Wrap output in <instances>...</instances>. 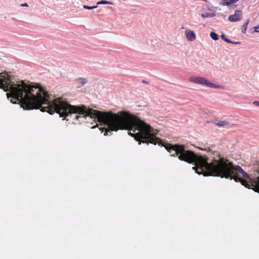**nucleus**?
I'll return each instance as SVG.
<instances>
[{
  "label": "nucleus",
  "mask_w": 259,
  "mask_h": 259,
  "mask_svg": "<svg viewBox=\"0 0 259 259\" xmlns=\"http://www.w3.org/2000/svg\"><path fill=\"white\" fill-rule=\"evenodd\" d=\"M0 88L6 92L10 91L7 94L8 98H11V102L13 103L19 101L24 109H38L50 114L56 112L63 119L72 113L78 114L75 116L77 120L90 116L107 126L106 128H102V131L105 130V136L111 131L126 130L130 135L139 142V144L142 142L160 145L161 143V140L155 137L158 132L157 130L137 116L126 111L118 113L102 112L88 109L84 105L73 106L62 98H55L39 86L27 84L23 80L16 81L14 75L6 73H0Z\"/></svg>",
  "instance_id": "nucleus-1"
},
{
  "label": "nucleus",
  "mask_w": 259,
  "mask_h": 259,
  "mask_svg": "<svg viewBox=\"0 0 259 259\" xmlns=\"http://www.w3.org/2000/svg\"><path fill=\"white\" fill-rule=\"evenodd\" d=\"M160 145L164 147L171 156H177L180 160L189 163H194L195 166L193 168L199 175L234 180L236 182H240L246 188L259 193V167H253V173L249 175L240 166L234 165L217 151L211 152L213 158L208 163L207 157L186 150L184 145L162 143L161 141Z\"/></svg>",
  "instance_id": "nucleus-2"
},
{
  "label": "nucleus",
  "mask_w": 259,
  "mask_h": 259,
  "mask_svg": "<svg viewBox=\"0 0 259 259\" xmlns=\"http://www.w3.org/2000/svg\"><path fill=\"white\" fill-rule=\"evenodd\" d=\"M189 80L190 82L199 84L202 85H205L210 88H214V89H223V86L221 85H218L214 84L211 82H210L207 79L204 77L196 76H191L189 77Z\"/></svg>",
  "instance_id": "nucleus-3"
},
{
  "label": "nucleus",
  "mask_w": 259,
  "mask_h": 259,
  "mask_svg": "<svg viewBox=\"0 0 259 259\" xmlns=\"http://www.w3.org/2000/svg\"><path fill=\"white\" fill-rule=\"evenodd\" d=\"M241 19V11L240 10H236L235 14L231 15L229 17V20L230 22H237Z\"/></svg>",
  "instance_id": "nucleus-4"
},
{
  "label": "nucleus",
  "mask_w": 259,
  "mask_h": 259,
  "mask_svg": "<svg viewBox=\"0 0 259 259\" xmlns=\"http://www.w3.org/2000/svg\"><path fill=\"white\" fill-rule=\"evenodd\" d=\"M185 35L187 39L189 41H194L196 39V35L193 31L187 30L185 31Z\"/></svg>",
  "instance_id": "nucleus-5"
},
{
  "label": "nucleus",
  "mask_w": 259,
  "mask_h": 259,
  "mask_svg": "<svg viewBox=\"0 0 259 259\" xmlns=\"http://www.w3.org/2000/svg\"><path fill=\"white\" fill-rule=\"evenodd\" d=\"M217 125L220 127H231L233 125V124L226 121H219Z\"/></svg>",
  "instance_id": "nucleus-6"
},
{
  "label": "nucleus",
  "mask_w": 259,
  "mask_h": 259,
  "mask_svg": "<svg viewBox=\"0 0 259 259\" xmlns=\"http://www.w3.org/2000/svg\"><path fill=\"white\" fill-rule=\"evenodd\" d=\"M239 1V0H230V1H224V2H223L222 3V5L223 6H229L233 4H235L237 2H238Z\"/></svg>",
  "instance_id": "nucleus-7"
},
{
  "label": "nucleus",
  "mask_w": 259,
  "mask_h": 259,
  "mask_svg": "<svg viewBox=\"0 0 259 259\" xmlns=\"http://www.w3.org/2000/svg\"><path fill=\"white\" fill-rule=\"evenodd\" d=\"M249 22V19H248L247 20H246V22H244V23L243 24V25L242 26V29H241V31H242V33H246L247 26H248Z\"/></svg>",
  "instance_id": "nucleus-8"
},
{
  "label": "nucleus",
  "mask_w": 259,
  "mask_h": 259,
  "mask_svg": "<svg viewBox=\"0 0 259 259\" xmlns=\"http://www.w3.org/2000/svg\"><path fill=\"white\" fill-rule=\"evenodd\" d=\"M210 36L211 38L214 40H217L219 38V35L214 32H211L210 33Z\"/></svg>",
  "instance_id": "nucleus-9"
},
{
  "label": "nucleus",
  "mask_w": 259,
  "mask_h": 259,
  "mask_svg": "<svg viewBox=\"0 0 259 259\" xmlns=\"http://www.w3.org/2000/svg\"><path fill=\"white\" fill-rule=\"evenodd\" d=\"M214 16V15L213 13H204L201 14V17L202 18H208V17H212Z\"/></svg>",
  "instance_id": "nucleus-10"
},
{
  "label": "nucleus",
  "mask_w": 259,
  "mask_h": 259,
  "mask_svg": "<svg viewBox=\"0 0 259 259\" xmlns=\"http://www.w3.org/2000/svg\"><path fill=\"white\" fill-rule=\"evenodd\" d=\"M87 82V81L84 78H79L77 80V83L79 86H82L84 85Z\"/></svg>",
  "instance_id": "nucleus-11"
},
{
  "label": "nucleus",
  "mask_w": 259,
  "mask_h": 259,
  "mask_svg": "<svg viewBox=\"0 0 259 259\" xmlns=\"http://www.w3.org/2000/svg\"><path fill=\"white\" fill-rule=\"evenodd\" d=\"M221 37L222 39H223L224 41L228 43H233V41H232L226 37L225 35L224 34H222Z\"/></svg>",
  "instance_id": "nucleus-12"
},
{
  "label": "nucleus",
  "mask_w": 259,
  "mask_h": 259,
  "mask_svg": "<svg viewBox=\"0 0 259 259\" xmlns=\"http://www.w3.org/2000/svg\"><path fill=\"white\" fill-rule=\"evenodd\" d=\"M97 4V5H100V4L112 5V4H113V3L112 2H109V1L103 0V1H101L98 2Z\"/></svg>",
  "instance_id": "nucleus-13"
},
{
  "label": "nucleus",
  "mask_w": 259,
  "mask_h": 259,
  "mask_svg": "<svg viewBox=\"0 0 259 259\" xmlns=\"http://www.w3.org/2000/svg\"><path fill=\"white\" fill-rule=\"evenodd\" d=\"M251 32H259V24L257 26L252 27L251 29Z\"/></svg>",
  "instance_id": "nucleus-14"
},
{
  "label": "nucleus",
  "mask_w": 259,
  "mask_h": 259,
  "mask_svg": "<svg viewBox=\"0 0 259 259\" xmlns=\"http://www.w3.org/2000/svg\"><path fill=\"white\" fill-rule=\"evenodd\" d=\"M83 8L85 9L91 10V9H93L97 8V6L90 7V6H88L87 5H83Z\"/></svg>",
  "instance_id": "nucleus-15"
},
{
  "label": "nucleus",
  "mask_w": 259,
  "mask_h": 259,
  "mask_svg": "<svg viewBox=\"0 0 259 259\" xmlns=\"http://www.w3.org/2000/svg\"><path fill=\"white\" fill-rule=\"evenodd\" d=\"M253 104L256 106H259V101H254L253 102Z\"/></svg>",
  "instance_id": "nucleus-16"
},
{
  "label": "nucleus",
  "mask_w": 259,
  "mask_h": 259,
  "mask_svg": "<svg viewBox=\"0 0 259 259\" xmlns=\"http://www.w3.org/2000/svg\"><path fill=\"white\" fill-rule=\"evenodd\" d=\"M21 6L22 7H28V4L27 3H24L21 5Z\"/></svg>",
  "instance_id": "nucleus-17"
},
{
  "label": "nucleus",
  "mask_w": 259,
  "mask_h": 259,
  "mask_svg": "<svg viewBox=\"0 0 259 259\" xmlns=\"http://www.w3.org/2000/svg\"><path fill=\"white\" fill-rule=\"evenodd\" d=\"M142 82L143 83H146V84H148V83H149V82H148L146 81V80H143L142 81Z\"/></svg>",
  "instance_id": "nucleus-18"
},
{
  "label": "nucleus",
  "mask_w": 259,
  "mask_h": 259,
  "mask_svg": "<svg viewBox=\"0 0 259 259\" xmlns=\"http://www.w3.org/2000/svg\"><path fill=\"white\" fill-rule=\"evenodd\" d=\"M232 44H240V42H238V41H236V42H233V43H232Z\"/></svg>",
  "instance_id": "nucleus-19"
}]
</instances>
